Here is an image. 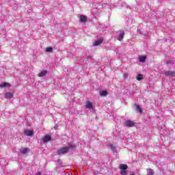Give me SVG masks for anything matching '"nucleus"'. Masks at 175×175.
<instances>
[{
	"mask_svg": "<svg viewBox=\"0 0 175 175\" xmlns=\"http://www.w3.org/2000/svg\"><path fill=\"white\" fill-rule=\"evenodd\" d=\"M46 53H53V48H51V47H47V48L46 49Z\"/></svg>",
	"mask_w": 175,
	"mask_h": 175,
	"instance_id": "nucleus-20",
	"label": "nucleus"
},
{
	"mask_svg": "<svg viewBox=\"0 0 175 175\" xmlns=\"http://www.w3.org/2000/svg\"><path fill=\"white\" fill-rule=\"evenodd\" d=\"M47 75V70H44L40 72L38 74V77H44V76H46Z\"/></svg>",
	"mask_w": 175,
	"mask_h": 175,
	"instance_id": "nucleus-12",
	"label": "nucleus"
},
{
	"mask_svg": "<svg viewBox=\"0 0 175 175\" xmlns=\"http://www.w3.org/2000/svg\"><path fill=\"white\" fill-rule=\"evenodd\" d=\"M5 96H8V98H13V93H8L5 94Z\"/></svg>",
	"mask_w": 175,
	"mask_h": 175,
	"instance_id": "nucleus-21",
	"label": "nucleus"
},
{
	"mask_svg": "<svg viewBox=\"0 0 175 175\" xmlns=\"http://www.w3.org/2000/svg\"><path fill=\"white\" fill-rule=\"evenodd\" d=\"M167 65H172V64H174V61H169L166 62Z\"/></svg>",
	"mask_w": 175,
	"mask_h": 175,
	"instance_id": "nucleus-22",
	"label": "nucleus"
},
{
	"mask_svg": "<svg viewBox=\"0 0 175 175\" xmlns=\"http://www.w3.org/2000/svg\"><path fill=\"white\" fill-rule=\"evenodd\" d=\"M85 107L86 109H92V103H91L90 101H88Z\"/></svg>",
	"mask_w": 175,
	"mask_h": 175,
	"instance_id": "nucleus-14",
	"label": "nucleus"
},
{
	"mask_svg": "<svg viewBox=\"0 0 175 175\" xmlns=\"http://www.w3.org/2000/svg\"><path fill=\"white\" fill-rule=\"evenodd\" d=\"M164 75L166 77H168V76H175V72H174V71H170V70L165 71L164 72Z\"/></svg>",
	"mask_w": 175,
	"mask_h": 175,
	"instance_id": "nucleus-5",
	"label": "nucleus"
},
{
	"mask_svg": "<svg viewBox=\"0 0 175 175\" xmlns=\"http://www.w3.org/2000/svg\"><path fill=\"white\" fill-rule=\"evenodd\" d=\"M42 142L43 143H49V142H51V137L49 135H45L42 138Z\"/></svg>",
	"mask_w": 175,
	"mask_h": 175,
	"instance_id": "nucleus-3",
	"label": "nucleus"
},
{
	"mask_svg": "<svg viewBox=\"0 0 175 175\" xmlns=\"http://www.w3.org/2000/svg\"><path fill=\"white\" fill-rule=\"evenodd\" d=\"M5 87H10V83L4 82L0 85V88H5Z\"/></svg>",
	"mask_w": 175,
	"mask_h": 175,
	"instance_id": "nucleus-10",
	"label": "nucleus"
},
{
	"mask_svg": "<svg viewBox=\"0 0 175 175\" xmlns=\"http://www.w3.org/2000/svg\"><path fill=\"white\" fill-rule=\"evenodd\" d=\"M36 175H42V172H38Z\"/></svg>",
	"mask_w": 175,
	"mask_h": 175,
	"instance_id": "nucleus-24",
	"label": "nucleus"
},
{
	"mask_svg": "<svg viewBox=\"0 0 175 175\" xmlns=\"http://www.w3.org/2000/svg\"><path fill=\"white\" fill-rule=\"evenodd\" d=\"M120 174L126 175L128 174V171L126 170H120Z\"/></svg>",
	"mask_w": 175,
	"mask_h": 175,
	"instance_id": "nucleus-18",
	"label": "nucleus"
},
{
	"mask_svg": "<svg viewBox=\"0 0 175 175\" xmlns=\"http://www.w3.org/2000/svg\"><path fill=\"white\" fill-rule=\"evenodd\" d=\"M87 20H88L87 16H85L84 15H81V16H80L81 23H85V21H87Z\"/></svg>",
	"mask_w": 175,
	"mask_h": 175,
	"instance_id": "nucleus-11",
	"label": "nucleus"
},
{
	"mask_svg": "<svg viewBox=\"0 0 175 175\" xmlns=\"http://www.w3.org/2000/svg\"><path fill=\"white\" fill-rule=\"evenodd\" d=\"M68 151H69V148H62L57 151V155H62L63 154H66Z\"/></svg>",
	"mask_w": 175,
	"mask_h": 175,
	"instance_id": "nucleus-2",
	"label": "nucleus"
},
{
	"mask_svg": "<svg viewBox=\"0 0 175 175\" xmlns=\"http://www.w3.org/2000/svg\"><path fill=\"white\" fill-rule=\"evenodd\" d=\"M124 79H126V77H128V74H124Z\"/></svg>",
	"mask_w": 175,
	"mask_h": 175,
	"instance_id": "nucleus-23",
	"label": "nucleus"
},
{
	"mask_svg": "<svg viewBox=\"0 0 175 175\" xmlns=\"http://www.w3.org/2000/svg\"><path fill=\"white\" fill-rule=\"evenodd\" d=\"M147 57L146 56H140L139 58V62H146Z\"/></svg>",
	"mask_w": 175,
	"mask_h": 175,
	"instance_id": "nucleus-13",
	"label": "nucleus"
},
{
	"mask_svg": "<svg viewBox=\"0 0 175 175\" xmlns=\"http://www.w3.org/2000/svg\"><path fill=\"white\" fill-rule=\"evenodd\" d=\"M147 174L148 175H154V170L151 168L148 169L147 171Z\"/></svg>",
	"mask_w": 175,
	"mask_h": 175,
	"instance_id": "nucleus-15",
	"label": "nucleus"
},
{
	"mask_svg": "<svg viewBox=\"0 0 175 175\" xmlns=\"http://www.w3.org/2000/svg\"><path fill=\"white\" fill-rule=\"evenodd\" d=\"M137 80L138 81H140V80H143V75L142 74H138L137 77Z\"/></svg>",
	"mask_w": 175,
	"mask_h": 175,
	"instance_id": "nucleus-19",
	"label": "nucleus"
},
{
	"mask_svg": "<svg viewBox=\"0 0 175 175\" xmlns=\"http://www.w3.org/2000/svg\"><path fill=\"white\" fill-rule=\"evenodd\" d=\"M134 106H135V109H136L137 113H140V114H142V113H143V109H142L140 108V105L134 104Z\"/></svg>",
	"mask_w": 175,
	"mask_h": 175,
	"instance_id": "nucleus-8",
	"label": "nucleus"
},
{
	"mask_svg": "<svg viewBox=\"0 0 175 175\" xmlns=\"http://www.w3.org/2000/svg\"><path fill=\"white\" fill-rule=\"evenodd\" d=\"M125 126H127L128 128H132L133 127L136 123L131 120H127L124 121Z\"/></svg>",
	"mask_w": 175,
	"mask_h": 175,
	"instance_id": "nucleus-1",
	"label": "nucleus"
},
{
	"mask_svg": "<svg viewBox=\"0 0 175 175\" xmlns=\"http://www.w3.org/2000/svg\"><path fill=\"white\" fill-rule=\"evenodd\" d=\"M130 175H135V174H131Z\"/></svg>",
	"mask_w": 175,
	"mask_h": 175,
	"instance_id": "nucleus-25",
	"label": "nucleus"
},
{
	"mask_svg": "<svg viewBox=\"0 0 175 175\" xmlns=\"http://www.w3.org/2000/svg\"><path fill=\"white\" fill-rule=\"evenodd\" d=\"M21 154H27V152H28V149H27V148H22L21 149Z\"/></svg>",
	"mask_w": 175,
	"mask_h": 175,
	"instance_id": "nucleus-16",
	"label": "nucleus"
},
{
	"mask_svg": "<svg viewBox=\"0 0 175 175\" xmlns=\"http://www.w3.org/2000/svg\"><path fill=\"white\" fill-rule=\"evenodd\" d=\"M103 43V40L102 38H100L97 40H96L93 43V46H100V44H102Z\"/></svg>",
	"mask_w": 175,
	"mask_h": 175,
	"instance_id": "nucleus-4",
	"label": "nucleus"
},
{
	"mask_svg": "<svg viewBox=\"0 0 175 175\" xmlns=\"http://www.w3.org/2000/svg\"><path fill=\"white\" fill-rule=\"evenodd\" d=\"M125 35V32L124 31H121L119 36H118V40H119L120 42H121L122 40H124V36Z\"/></svg>",
	"mask_w": 175,
	"mask_h": 175,
	"instance_id": "nucleus-7",
	"label": "nucleus"
},
{
	"mask_svg": "<svg viewBox=\"0 0 175 175\" xmlns=\"http://www.w3.org/2000/svg\"><path fill=\"white\" fill-rule=\"evenodd\" d=\"M24 133L26 136H33V131L31 130H26Z\"/></svg>",
	"mask_w": 175,
	"mask_h": 175,
	"instance_id": "nucleus-6",
	"label": "nucleus"
},
{
	"mask_svg": "<svg viewBox=\"0 0 175 175\" xmlns=\"http://www.w3.org/2000/svg\"><path fill=\"white\" fill-rule=\"evenodd\" d=\"M119 169L122 170H128V165L126 164H120Z\"/></svg>",
	"mask_w": 175,
	"mask_h": 175,
	"instance_id": "nucleus-9",
	"label": "nucleus"
},
{
	"mask_svg": "<svg viewBox=\"0 0 175 175\" xmlns=\"http://www.w3.org/2000/svg\"><path fill=\"white\" fill-rule=\"evenodd\" d=\"M100 96H106L107 95V92L106 90H103L100 92Z\"/></svg>",
	"mask_w": 175,
	"mask_h": 175,
	"instance_id": "nucleus-17",
	"label": "nucleus"
}]
</instances>
